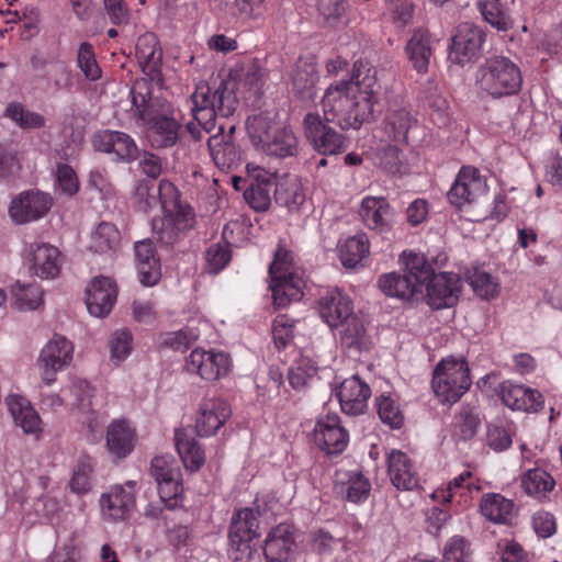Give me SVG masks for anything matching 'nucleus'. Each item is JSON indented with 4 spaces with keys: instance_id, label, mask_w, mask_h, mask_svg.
Masks as SVG:
<instances>
[{
    "instance_id": "f257e3e1",
    "label": "nucleus",
    "mask_w": 562,
    "mask_h": 562,
    "mask_svg": "<svg viewBox=\"0 0 562 562\" xmlns=\"http://www.w3.org/2000/svg\"><path fill=\"white\" fill-rule=\"evenodd\" d=\"M367 94L352 92V85L342 80L327 88L323 99L322 117L341 130H358L373 116L372 105Z\"/></svg>"
},
{
    "instance_id": "f03ea898",
    "label": "nucleus",
    "mask_w": 562,
    "mask_h": 562,
    "mask_svg": "<svg viewBox=\"0 0 562 562\" xmlns=\"http://www.w3.org/2000/svg\"><path fill=\"white\" fill-rule=\"evenodd\" d=\"M235 83L221 80L218 86L212 89L209 85H199L192 94L193 119L203 131L210 133L215 126L216 116L229 117L238 105Z\"/></svg>"
},
{
    "instance_id": "7ed1b4c3",
    "label": "nucleus",
    "mask_w": 562,
    "mask_h": 562,
    "mask_svg": "<svg viewBox=\"0 0 562 562\" xmlns=\"http://www.w3.org/2000/svg\"><path fill=\"white\" fill-rule=\"evenodd\" d=\"M476 83L493 98L519 92L522 77L518 66L509 58L494 56L485 59L476 72Z\"/></svg>"
},
{
    "instance_id": "20e7f679",
    "label": "nucleus",
    "mask_w": 562,
    "mask_h": 562,
    "mask_svg": "<svg viewBox=\"0 0 562 562\" xmlns=\"http://www.w3.org/2000/svg\"><path fill=\"white\" fill-rule=\"evenodd\" d=\"M269 274L271 279L269 288L277 307L283 308L303 296L304 281L295 273L292 256L284 248L279 247L276 250Z\"/></svg>"
},
{
    "instance_id": "39448f33",
    "label": "nucleus",
    "mask_w": 562,
    "mask_h": 562,
    "mask_svg": "<svg viewBox=\"0 0 562 562\" xmlns=\"http://www.w3.org/2000/svg\"><path fill=\"white\" fill-rule=\"evenodd\" d=\"M471 383L470 369L464 359H442L432 372V390L443 403L458 402Z\"/></svg>"
},
{
    "instance_id": "423d86ee",
    "label": "nucleus",
    "mask_w": 562,
    "mask_h": 562,
    "mask_svg": "<svg viewBox=\"0 0 562 562\" xmlns=\"http://www.w3.org/2000/svg\"><path fill=\"white\" fill-rule=\"evenodd\" d=\"M135 116L146 126L173 115V108L166 99L153 95L151 81L136 79L131 89Z\"/></svg>"
},
{
    "instance_id": "0eeeda50",
    "label": "nucleus",
    "mask_w": 562,
    "mask_h": 562,
    "mask_svg": "<svg viewBox=\"0 0 562 562\" xmlns=\"http://www.w3.org/2000/svg\"><path fill=\"white\" fill-rule=\"evenodd\" d=\"M330 124L319 113H307L303 121L306 139L322 155H338L348 146L346 136Z\"/></svg>"
},
{
    "instance_id": "6e6552de",
    "label": "nucleus",
    "mask_w": 562,
    "mask_h": 562,
    "mask_svg": "<svg viewBox=\"0 0 562 562\" xmlns=\"http://www.w3.org/2000/svg\"><path fill=\"white\" fill-rule=\"evenodd\" d=\"M485 36L481 27L469 22L461 23L451 37L450 61L460 66L475 61L481 55Z\"/></svg>"
},
{
    "instance_id": "1a4fd4ad",
    "label": "nucleus",
    "mask_w": 562,
    "mask_h": 562,
    "mask_svg": "<svg viewBox=\"0 0 562 562\" xmlns=\"http://www.w3.org/2000/svg\"><path fill=\"white\" fill-rule=\"evenodd\" d=\"M486 180L472 166H463L447 193L449 203L458 210L486 194Z\"/></svg>"
},
{
    "instance_id": "9d476101",
    "label": "nucleus",
    "mask_w": 562,
    "mask_h": 562,
    "mask_svg": "<svg viewBox=\"0 0 562 562\" xmlns=\"http://www.w3.org/2000/svg\"><path fill=\"white\" fill-rule=\"evenodd\" d=\"M74 345L64 336L55 335L42 349L38 367L43 382L52 384L56 373L69 366L72 360Z\"/></svg>"
},
{
    "instance_id": "9b49d317",
    "label": "nucleus",
    "mask_w": 562,
    "mask_h": 562,
    "mask_svg": "<svg viewBox=\"0 0 562 562\" xmlns=\"http://www.w3.org/2000/svg\"><path fill=\"white\" fill-rule=\"evenodd\" d=\"M52 198L40 191H25L14 198L9 213L16 224H25L45 216L52 207Z\"/></svg>"
},
{
    "instance_id": "f8f14e48",
    "label": "nucleus",
    "mask_w": 562,
    "mask_h": 562,
    "mask_svg": "<svg viewBox=\"0 0 562 562\" xmlns=\"http://www.w3.org/2000/svg\"><path fill=\"white\" fill-rule=\"evenodd\" d=\"M160 193L164 196V216L177 225L183 232L192 229L195 225L193 209L181 201V194L177 187L169 180H160Z\"/></svg>"
},
{
    "instance_id": "ddd939ff",
    "label": "nucleus",
    "mask_w": 562,
    "mask_h": 562,
    "mask_svg": "<svg viewBox=\"0 0 562 562\" xmlns=\"http://www.w3.org/2000/svg\"><path fill=\"white\" fill-rule=\"evenodd\" d=\"M231 367L228 355L203 349H194L186 362L189 373L199 375L206 381H215L227 374Z\"/></svg>"
},
{
    "instance_id": "4468645a",
    "label": "nucleus",
    "mask_w": 562,
    "mask_h": 562,
    "mask_svg": "<svg viewBox=\"0 0 562 562\" xmlns=\"http://www.w3.org/2000/svg\"><path fill=\"white\" fill-rule=\"evenodd\" d=\"M462 288L460 277L453 272L436 273L426 285L427 303L435 310L453 306Z\"/></svg>"
},
{
    "instance_id": "2eb2a0df",
    "label": "nucleus",
    "mask_w": 562,
    "mask_h": 562,
    "mask_svg": "<svg viewBox=\"0 0 562 562\" xmlns=\"http://www.w3.org/2000/svg\"><path fill=\"white\" fill-rule=\"evenodd\" d=\"M117 296L115 282L109 277H95L86 288V305L95 317H105L112 311Z\"/></svg>"
},
{
    "instance_id": "dca6fc26",
    "label": "nucleus",
    "mask_w": 562,
    "mask_h": 562,
    "mask_svg": "<svg viewBox=\"0 0 562 562\" xmlns=\"http://www.w3.org/2000/svg\"><path fill=\"white\" fill-rule=\"evenodd\" d=\"M359 215L371 231L389 233L395 223V211L384 196H366L362 199Z\"/></svg>"
},
{
    "instance_id": "f3484780",
    "label": "nucleus",
    "mask_w": 562,
    "mask_h": 562,
    "mask_svg": "<svg viewBox=\"0 0 562 562\" xmlns=\"http://www.w3.org/2000/svg\"><path fill=\"white\" fill-rule=\"evenodd\" d=\"M97 150L113 154L117 161L132 162L139 156L135 140L126 133L119 131H101L93 137Z\"/></svg>"
},
{
    "instance_id": "a211bd4d",
    "label": "nucleus",
    "mask_w": 562,
    "mask_h": 562,
    "mask_svg": "<svg viewBox=\"0 0 562 562\" xmlns=\"http://www.w3.org/2000/svg\"><path fill=\"white\" fill-rule=\"evenodd\" d=\"M496 392L502 402L513 411L537 413L543 408V396L537 390L504 381Z\"/></svg>"
},
{
    "instance_id": "6ab92c4d",
    "label": "nucleus",
    "mask_w": 562,
    "mask_h": 562,
    "mask_svg": "<svg viewBox=\"0 0 562 562\" xmlns=\"http://www.w3.org/2000/svg\"><path fill=\"white\" fill-rule=\"evenodd\" d=\"M135 482L128 481L125 486L114 485L108 493L102 494L100 505L105 518L117 521L128 517L135 507Z\"/></svg>"
},
{
    "instance_id": "aec40b11",
    "label": "nucleus",
    "mask_w": 562,
    "mask_h": 562,
    "mask_svg": "<svg viewBox=\"0 0 562 562\" xmlns=\"http://www.w3.org/2000/svg\"><path fill=\"white\" fill-rule=\"evenodd\" d=\"M150 474L158 485V493L164 501H173L182 493L180 469L168 457H155L150 463Z\"/></svg>"
},
{
    "instance_id": "412c9836",
    "label": "nucleus",
    "mask_w": 562,
    "mask_h": 562,
    "mask_svg": "<svg viewBox=\"0 0 562 562\" xmlns=\"http://www.w3.org/2000/svg\"><path fill=\"white\" fill-rule=\"evenodd\" d=\"M228 403L220 398H203L195 419V429L200 437L214 435L231 417Z\"/></svg>"
},
{
    "instance_id": "4be33fe9",
    "label": "nucleus",
    "mask_w": 562,
    "mask_h": 562,
    "mask_svg": "<svg viewBox=\"0 0 562 562\" xmlns=\"http://www.w3.org/2000/svg\"><path fill=\"white\" fill-rule=\"evenodd\" d=\"M276 184V176L261 168L249 173V183L244 188V199L256 212H265L271 203L270 192Z\"/></svg>"
},
{
    "instance_id": "5701e85b",
    "label": "nucleus",
    "mask_w": 562,
    "mask_h": 562,
    "mask_svg": "<svg viewBox=\"0 0 562 562\" xmlns=\"http://www.w3.org/2000/svg\"><path fill=\"white\" fill-rule=\"evenodd\" d=\"M349 440L348 431L340 426L337 416H327L316 423L314 441L327 454L341 453Z\"/></svg>"
},
{
    "instance_id": "b1692460",
    "label": "nucleus",
    "mask_w": 562,
    "mask_h": 562,
    "mask_svg": "<svg viewBox=\"0 0 562 562\" xmlns=\"http://www.w3.org/2000/svg\"><path fill=\"white\" fill-rule=\"evenodd\" d=\"M336 395L344 413L360 415L368 405L371 390L358 375L345 379L337 389Z\"/></svg>"
},
{
    "instance_id": "393cba45",
    "label": "nucleus",
    "mask_w": 562,
    "mask_h": 562,
    "mask_svg": "<svg viewBox=\"0 0 562 562\" xmlns=\"http://www.w3.org/2000/svg\"><path fill=\"white\" fill-rule=\"evenodd\" d=\"M295 547L293 528L286 524H280L268 533L263 554L267 562H289Z\"/></svg>"
},
{
    "instance_id": "a878e982",
    "label": "nucleus",
    "mask_w": 562,
    "mask_h": 562,
    "mask_svg": "<svg viewBox=\"0 0 562 562\" xmlns=\"http://www.w3.org/2000/svg\"><path fill=\"white\" fill-rule=\"evenodd\" d=\"M318 312L329 327H338L353 314L352 302L341 291L331 290L319 299Z\"/></svg>"
},
{
    "instance_id": "bb28decb",
    "label": "nucleus",
    "mask_w": 562,
    "mask_h": 562,
    "mask_svg": "<svg viewBox=\"0 0 562 562\" xmlns=\"http://www.w3.org/2000/svg\"><path fill=\"white\" fill-rule=\"evenodd\" d=\"M387 471L397 490L411 491L419 486V477L406 453L393 450L387 457Z\"/></svg>"
},
{
    "instance_id": "cd10ccee",
    "label": "nucleus",
    "mask_w": 562,
    "mask_h": 562,
    "mask_svg": "<svg viewBox=\"0 0 562 562\" xmlns=\"http://www.w3.org/2000/svg\"><path fill=\"white\" fill-rule=\"evenodd\" d=\"M135 265L139 274V281L144 285H154L160 279V262L156 257V250L150 239L136 241L134 245Z\"/></svg>"
},
{
    "instance_id": "c85d7f7f",
    "label": "nucleus",
    "mask_w": 562,
    "mask_h": 562,
    "mask_svg": "<svg viewBox=\"0 0 562 562\" xmlns=\"http://www.w3.org/2000/svg\"><path fill=\"white\" fill-rule=\"evenodd\" d=\"M282 123L277 111L267 110L248 116L245 125L251 144L260 150Z\"/></svg>"
},
{
    "instance_id": "c756f323",
    "label": "nucleus",
    "mask_w": 562,
    "mask_h": 562,
    "mask_svg": "<svg viewBox=\"0 0 562 562\" xmlns=\"http://www.w3.org/2000/svg\"><path fill=\"white\" fill-rule=\"evenodd\" d=\"M31 270L41 279H54L60 272V252L48 244L31 246Z\"/></svg>"
},
{
    "instance_id": "7c9ffc66",
    "label": "nucleus",
    "mask_w": 562,
    "mask_h": 562,
    "mask_svg": "<svg viewBox=\"0 0 562 562\" xmlns=\"http://www.w3.org/2000/svg\"><path fill=\"white\" fill-rule=\"evenodd\" d=\"M136 57L144 74L155 79L162 61V50L157 37L153 33H146L137 38Z\"/></svg>"
},
{
    "instance_id": "2f4dec72",
    "label": "nucleus",
    "mask_w": 562,
    "mask_h": 562,
    "mask_svg": "<svg viewBox=\"0 0 562 562\" xmlns=\"http://www.w3.org/2000/svg\"><path fill=\"white\" fill-rule=\"evenodd\" d=\"M135 431L124 419L113 420L106 431V448L117 459L125 458L134 449Z\"/></svg>"
},
{
    "instance_id": "473e14b6",
    "label": "nucleus",
    "mask_w": 562,
    "mask_h": 562,
    "mask_svg": "<svg viewBox=\"0 0 562 562\" xmlns=\"http://www.w3.org/2000/svg\"><path fill=\"white\" fill-rule=\"evenodd\" d=\"M7 405L16 426L25 434L37 436L41 432V418L30 402L20 395H9Z\"/></svg>"
},
{
    "instance_id": "72a5a7b5",
    "label": "nucleus",
    "mask_w": 562,
    "mask_h": 562,
    "mask_svg": "<svg viewBox=\"0 0 562 562\" xmlns=\"http://www.w3.org/2000/svg\"><path fill=\"white\" fill-rule=\"evenodd\" d=\"M260 151L278 158L292 157L299 151V139L293 130L282 123L260 148Z\"/></svg>"
},
{
    "instance_id": "f704fd0d",
    "label": "nucleus",
    "mask_w": 562,
    "mask_h": 562,
    "mask_svg": "<svg viewBox=\"0 0 562 562\" xmlns=\"http://www.w3.org/2000/svg\"><path fill=\"white\" fill-rule=\"evenodd\" d=\"M346 81L347 83L352 85L353 93L367 94L372 108L374 106V94L380 88L378 85V70L375 67L371 66L369 61L357 60L353 64L351 79Z\"/></svg>"
},
{
    "instance_id": "c9c22d12",
    "label": "nucleus",
    "mask_w": 562,
    "mask_h": 562,
    "mask_svg": "<svg viewBox=\"0 0 562 562\" xmlns=\"http://www.w3.org/2000/svg\"><path fill=\"white\" fill-rule=\"evenodd\" d=\"M259 536L257 513L251 508L238 510L229 527V543L251 542Z\"/></svg>"
},
{
    "instance_id": "e433bc0d",
    "label": "nucleus",
    "mask_w": 562,
    "mask_h": 562,
    "mask_svg": "<svg viewBox=\"0 0 562 562\" xmlns=\"http://www.w3.org/2000/svg\"><path fill=\"white\" fill-rule=\"evenodd\" d=\"M407 56L419 74H426L432 56L431 36L428 31L416 30L406 44Z\"/></svg>"
},
{
    "instance_id": "4c0bfd02",
    "label": "nucleus",
    "mask_w": 562,
    "mask_h": 562,
    "mask_svg": "<svg viewBox=\"0 0 562 562\" xmlns=\"http://www.w3.org/2000/svg\"><path fill=\"white\" fill-rule=\"evenodd\" d=\"M181 124L169 115L147 126V137L150 145L156 149L170 148L175 146L180 136Z\"/></svg>"
},
{
    "instance_id": "58836bf2",
    "label": "nucleus",
    "mask_w": 562,
    "mask_h": 562,
    "mask_svg": "<svg viewBox=\"0 0 562 562\" xmlns=\"http://www.w3.org/2000/svg\"><path fill=\"white\" fill-rule=\"evenodd\" d=\"M378 284L385 295L402 300H411L417 294L423 293L406 272L404 274L396 272L382 274L379 278Z\"/></svg>"
},
{
    "instance_id": "ea45409f",
    "label": "nucleus",
    "mask_w": 562,
    "mask_h": 562,
    "mask_svg": "<svg viewBox=\"0 0 562 562\" xmlns=\"http://www.w3.org/2000/svg\"><path fill=\"white\" fill-rule=\"evenodd\" d=\"M211 156L217 167L231 169L240 162V150L233 139L224 135H213L207 140Z\"/></svg>"
},
{
    "instance_id": "a19ab883",
    "label": "nucleus",
    "mask_w": 562,
    "mask_h": 562,
    "mask_svg": "<svg viewBox=\"0 0 562 562\" xmlns=\"http://www.w3.org/2000/svg\"><path fill=\"white\" fill-rule=\"evenodd\" d=\"M401 260L404 265V272L412 279L414 284L423 292L424 285L436 276L432 263L423 254H416L413 251H404L401 256Z\"/></svg>"
},
{
    "instance_id": "79ce46f5",
    "label": "nucleus",
    "mask_w": 562,
    "mask_h": 562,
    "mask_svg": "<svg viewBox=\"0 0 562 562\" xmlns=\"http://www.w3.org/2000/svg\"><path fill=\"white\" fill-rule=\"evenodd\" d=\"M273 192L276 203L286 207L290 212L300 211L306 200L302 184L294 178L276 180Z\"/></svg>"
},
{
    "instance_id": "37998d69",
    "label": "nucleus",
    "mask_w": 562,
    "mask_h": 562,
    "mask_svg": "<svg viewBox=\"0 0 562 562\" xmlns=\"http://www.w3.org/2000/svg\"><path fill=\"white\" fill-rule=\"evenodd\" d=\"M175 445L186 469L194 472L204 464V451L194 438L188 437L182 430H177Z\"/></svg>"
},
{
    "instance_id": "c03bdc74",
    "label": "nucleus",
    "mask_w": 562,
    "mask_h": 562,
    "mask_svg": "<svg viewBox=\"0 0 562 562\" xmlns=\"http://www.w3.org/2000/svg\"><path fill=\"white\" fill-rule=\"evenodd\" d=\"M480 509L484 517L493 522H507L514 510V503L501 494H485L480 503Z\"/></svg>"
},
{
    "instance_id": "a18cd8bd",
    "label": "nucleus",
    "mask_w": 562,
    "mask_h": 562,
    "mask_svg": "<svg viewBox=\"0 0 562 562\" xmlns=\"http://www.w3.org/2000/svg\"><path fill=\"white\" fill-rule=\"evenodd\" d=\"M160 183L156 187L154 182L140 180L133 194V203L137 211L149 213L157 206L162 209L164 196L160 193Z\"/></svg>"
},
{
    "instance_id": "49530a36",
    "label": "nucleus",
    "mask_w": 562,
    "mask_h": 562,
    "mask_svg": "<svg viewBox=\"0 0 562 562\" xmlns=\"http://www.w3.org/2000/svg\"><path fill=\"white\" fill-rule=\"evenodd\" d=\"M340 260L346 268H356L369 254V239L364 234L349 237L339 248Z\"/></svg>"
},
{
    "instance_id": "de8ad7c7",
    "label": "nucleus",
    "mask_w": 562,
    "mask_h": 562,
    "mask_svg": "<svg viewBox=\"0 0 562 562\" xmlns=\"http://www.w3.org/2000/svg\"><path fill=\"white\" fill-rule=\"evenodd\" d=\"M340 326H342L340 341L346 348H353L358 351L368 348L369 340L366 335L363 322L359 317L352 314L340 324Z\"/></svg>"
},
{
    "instance_id": "09e8293b",
    "label": "nucleus",
    "mask_w": 562,
    "mask_h": 562,
    "mask_svg": "<svg viewBox=\"0 0 562 562\" xmlns=\"http://www.w3.org/2000/svg\"><path fill=\"white\" fill-rule=\"evenodd\" d=\"M481 426L480 414L474 407L462 405L454 417L453 436L460 440H470Z\"/></svg>"
},
{
    "instance_id": "8fccbe9b",
    "label": "nucleus",
    "mask_w": 562,
    "mask_h": 562,
    "mask_svg": "<svg viewBox=\"0 0 562 562\" xmlns=\"http://www.w3.org/2000/svg\"><path fill=\"white\" fill-rule=\"evenodd\" d=\"M120 239L121 236L117 228L111 223L102 222L91 235L89 249L94 252L105 254L115 250Z\"/></svg>"
},
{
    "instance_id": "3c124183",
    "label": "nucleus",
    "mask_w": 562,
    "mask_h": 562,
    "mask_svg": "<svg viewBox=\"0 0 562 562\" xmlns=\"http://www.w3.org/2000/svg\"><path fill=\"white\" fill-rule=\"evenodd\" d=\"M479 7L484 20L492 26L502 31L512 26L508 8L502 0H480Z\"/></svg>"
},
{
    "instance_id": "603ef678",
    "label": "nucleus",
    "mask_w": 562,
    "mask_h": 562,
    "mask_svg": "<svg viewBox=\"0 0 562 562\" xmlns=\"http://www.w3.org/2000/svg\"><path fill=\"white\" fill-rule=\"evenodd\" d=\"M554 485L553 477L542 469H531L521 479V487L531 496L543 497Z\"/></svg>"
},
{
    "instance_id": "864d4df0",
    "label": "nucleus",
    "mask_w": 562,
    "mask_h": 562,
    "mask_svg": "<svg viewBox=\"0 0 562 562\" xmlns=\"http://www.w3.org/2000/svg\"><path fill=\"white\" fill-rule=\"evenodd\" d=\"M412 117L405 109L393 111L385 121V132L396 143H406Z\"/></svg>"
},
{
    "instance_id": "5fc2aeb1",
    "label": "nucleus",
    "mask_w": 562,
    "mask_h": 562,
    "mask_svg": "<svg viewBox=\"0 0 562 562\" xmlns=\"http://www.w3.org/2000/svg\"><path fill=\"white\" fill-rule=\"evenodd\" d=\"M77 66L87 80L95 81L101 78L102 71L97 63L93 46L88 42H83L79 45Z\"/></svg>"
},
{
    "instance_id": "6e6d98bb",
    "label": "nucleus",
    "mask_w": 562,
    "mask_h": 562,
    "mask_svg": "<svg viewBox=\"0 0 562 562\" xmlns=\"http://www.w3.org/2000/svg\"><path fill=\"white\" fill-rule=\"evenodd\" d=\"M232 259L231 244L220 241L211 245L205 251L206 270L210 273H218Z\"/></svg>"
},
{
    "instance_id": "4d7b16f0",
    "label": "nucleus",
    "mask_w": 562,
    "mask_h": 562,
    "mask_svg": "<svg viewBox=\"0 0 562 562\" xmlns=\"http://www.w3.org/2000/svg\"><path fill=\"white\" fill-rule=\"evenodd\" d=\"M317 78V72L313 64H299L292 76L294 91L302 95H311Z\"/></svg>"
},
{
    "instance_id": "13d9d810",
    "label": "nucleus",
    "mask_w": 562,
    "mask_h": 562,
    "mask_svg": "<svg viewBox=\"0 0 562 562\" xmlns=\"http://www.w3.org/2000/svg\"><path fill=\"white\" fill-rule=\"evenodd\" d=\"M13 293L15 296V305L20 311H33L43 303V291L36 284H18Z\"/></svg>"
},
{
    "instance_id": "bf43d9fd",
    "label": "nucleus",
    "mask_w": 562,
    "mask_h": 562,
    "mask_svg": "<svg viewBox=\"0 0 562 562\" xmlns=\"http://www.w3.org/2000/svg\"><path fill=\"white\" fill-rule=\"evenodd\" d=\"M5 115L22 128H40L45 124L41 114L24 109L20 103H10L7 106Z\"/></svg>"
},
{
    "instance_id": "052dcab7",
    "label": "nucleus",
    "mask_w": 562,
    "mask_h": 562,
    "mask_svg": "<svg viewBox=\"0 0 562 562\" xmlns=\"http://www.w3.org/2000/svg\"><path fill=\"white\" fill-rule=\"evenodd\" d=\"M378 414L382 423L391 428H400L403 425V414L396 402L386 395L376 398Z\"/></svg>"
},
{
    "instance_id": "680f3d73",
    "label": "nucleus",
    "mask_w": 562,
    "mask_h": 562,
    "mask_svg": "<svg viewBox=\"0 0 562 562\" xmlns=\"http://www.w3.org/2000/svg\"><path fill=\"white\" fill-rule=\"evenodd\" d=\"M470 285L473 291L482 299H492L497 294V283L494 282L492 276L480 269L469 277Z\"/></svg>"
},
{
    "instance_id": "e2e57ef3",
    "label": "nucleus",
    "mask_w": 562,
    "mask_h": 562,
    "mask_svg": "<svg viewBox=\"0 0 562 562\" xmlns=\"http://www.w3.org/2000/svg\"><path fill=\"white\" fill-rule=\"evenodd\" d=\"M153 232L159 243L166 246L176 244L184 232L164 216L160 220H153Z\"/></svg>"
},
{
    "instance_id": "0e129e2a",
    "label": "nucleus",
    "mask_w": 562,
    "mask_h": 562,
    "mask_svg": "<svg viewBox=\"0 0 562 562\" xmlns=\"http://www.w3.org/2000/svg\"><path fill=\"white\" fill-rule=\"evenodd\" d=\"M272 336L278 349L285 348L293 339V323L286 315H278L273 322Z\"/></svg>"
},
{
    "instance_id": "69168bd1",
    "label": "nucleus",
    "mask_w": 562,
    "mask_h": 562,
    "mask_svg": "<svg viewBox=\"0 0 562 562\" xmlns=\"http://www.w3.org/2000/svg\"><path fill=\"white\" fill-rule=\"evenodd\" d=\"M131 341L132 336L127 330L115 331L109 342L112 360L117 363L123 361L131 353Z\"/></svg>"
},
{
    "instance_id": "338daca9",
    "label": "nucleus",
    "mask_w": 562,
    "mask_h": 562,
    "mask_svg": "<svg viewBox=\"0 0 562 562\" xmlns=\"http://www.w3.org/2000/svg\"><path fill=\"white\" fill-rule=\"evenodd\" d=\"M92 468L86 461L78 462L74 470L72 477L69 482L70 490L77 494H83L91 488V476Z\"/></svg>"
},
{
    "instance_id": "774afa93",
    "label": "nucleus",
    "mask_w": 562,
    "mask_h": 562,
    "mask_svg": "<svg viewBox=\"0 0 562 562\" xmlns=\"http://www.w3.org/2000/svg\"><path fill=\"white\" fill-rule=\"evenodd\" d=\"M56 180L61 191L68 195H74L79 190L76 172L66 164L57 166Z\"/></svg>"
}]
</instances>
